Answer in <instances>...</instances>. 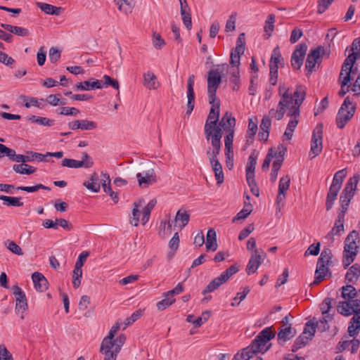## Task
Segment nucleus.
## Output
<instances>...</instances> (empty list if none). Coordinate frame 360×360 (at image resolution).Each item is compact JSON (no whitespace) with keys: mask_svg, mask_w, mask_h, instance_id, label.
Returning a JSON list of instances; mask_svg holds the SVG:
<instances>
[{"mask_svg":"<svg viewBox=\"0 0 360 360\" xmlns=\"http://www.w3.org/2000/svg\"><path fill=\"white\" fill-rule=\"evenodd\" d=\"M307 93V88L303 85H297L293 94L290 93L289 88L283 84H280L278 87V95L281 99L278 103L277 108H271L269 110V116L276 120H281L285 112L290 120L287 127L295 131L299 122L300 115V108L304 101Z\"/></svg>","mask_w":360,"mask_h":360,"instance_id":"1","label":"nucleus"},{"mask_svg":"<svg viewBox=\"0 0 360 360\" xmlns=\"http://www.w3.org/2000/svg\"><path fill=\"white\" fill-rule=\"evenodd\" d=\"M322 316L317 319L313 317L304 325L303 333L313 338L316 329L323 333L329 330L330 323L334 322L338 311L336 301L330 297H326L320 304Z\"/></svg>","mask_w":360,"mask_h":360,"instance_id":"2","label":"nucleus"},{"mask_svg":"<svg viewBox=\"0 0 360 360\" xmlns=\"http://www.w3.org/2000/svg\"><path fill=\"white\" fill-rule=\"evenodd\" d=\"M205 124L204 131L207 141L210 143L221 142L223 131L217 123L219 117V102L213 103Z\"/></svg>","mask_w":360,"mask_h":360,"instance_id":"3","label":"nucleus"},{"mask_svg":"<svg viewBox=\"0 0 360 360\" xmlns=\"http://www.w3.org/2000/svg\"><path fill=\"white\" fill-rule=\"evenodd\" d=\"M359 55L358 53H350L345 60L340 75L342 77L341 82V90L339 94L344 96L349 91L351 86V81L354 79V75L357 73V68H354V64Z\"/></svg>","mask_w":360,"mask_h":360,"instance_id":"4","label":"nucleus"},{"mask_svg":"<svg viewBox=\"0 0 360 360\" xmlns=\"http://www.w3.org/2000/svg\"><path fill=\"white\" fill-rule=\"evenodd\" d=\"M360 245L359 233L354 230L351 231L345 240L342 253V265L345 269L348 267L355 259Z\"/></svg>","mask_w":360,"mask_h":360,"instance_id":"5","label":"nucleus"},{"mask_svg":"<svg viewBox=\"0 0 360 360\" xmlns=\"http://www.w3.org/2000/svg\"><path fill=\"white\" fill-rule=\"evenodd\" d=\"M125 341L126 336L124 334H120L115 339L105 337L101 345L100 352L104 356L117 359V354Z\"/></svg>","mask_w":360,"mask_h":360,"instance_id":"6","label":"nucleus"},{"mask_svg":"<svg viewBox=\"0 0 360 360\" xmlns=\"http://www.w3.org/2000/svg\"><path fill=\"white\" fill-rule=\"evenodd\" d=\"M221 142L211 143V146L208 147L206 154L209 158L212 168L214 172V176L217 184L224 182V173L222 166L218 160V155L220 154Z\"/></svg>","mask_w":360,"mask_h":360,"instance_id":"7","label":"nucleus"},{"mask_svg":"<svg viewBox=\"0 0 360 360\" xmlns=\"http://www.w3.org/2000/svg\"><path fill=\"white\" fill-rule=\"evenodd\" d=\"M225 65H217V68L210 70L207 73V94L209 102L212 104L217 99V90L221 82V72Z\"/></svg>","mask_w":360,"mask_h":360,"instance_id":"8","label":"nucleus"},{"mask_svg":"<svg viewBox=\"0 0 360 360\" xmlns=\"http://www.w3.org/2000/svg\"><path fill=\"white\" fill-rule=\"evenodd\" d=\"M359 178L360 176L359 174H354L351 177L341 194L340 200L342 202V212L343 213L348 209L349 202L354 195Z\"/></svg>","mask_w":360,"mask_h":360,"instance_id":"9","label":"nucleus"},{"mask_svg":"<svg viewBox=\"0 0 360 360\" xmlns=\"http://www.w3.org/2000/svg\"><path fill=\"white\" fill-rule=\"evenodd\" d=\"M275 337V333L270 327L262 330L256 338L252 341V347H255L259 352L265 353L269 347L265 345Z\"/></svg>","mask_w":360,"mask_h":360,"instance_id":"10","label":"nucleus"},{"mask_svg":"<svg viewBox=\"0 0 360 360\" xmlns=\"http://www.w3.org/2000/svg\"><path fill=\"white\" fill-rule=\"evenodd\" d=\"M325 53L326 50L322 46H319L310 50L305 63V68L307 71V75H311L313 72L319 68V65L316 67V64L319 65L321 63V57L324 55Z\"/></svg>","mask_w":360,"mask_h":360,"instance_id":"11","label":"nucleus"},{"mask_svg":"<svg viewBox=\"0 0 360 360\" xmlns=\"http://www.w3.org/2000/svg\"><path fill=\"white\" fill-rule=\"evenodd\" d=\"M238 271V268L236 265H231L225 271L222 272L219 276L211 281L202 291V294H206L217 289L221 285L226 283L229 278Z\"/></svg>","mask_w":360,"mask_h":360,"instance_id":"12","label":"nucleus"},{"mask_svg":"<svg viewBox=\"0 0 360 360\" xmlns=\"http://www.w3.org/2000/svg\"><path fill=\"white\" fill-rule=\"evenodd\" d=\"M356 106L349 97H347L339 109V128H343L354 116Z\"/></svg>","mask_w":360,"mask_h":360,"instance_id":"13","label":"nucleus"},{"mask_svg":"<svg viewBox=\"0 0 360 360\" xmlns=\"http://www.w3.org/2000/svg\"><path fill=\"white\" fill-rule=\"evenodd\" d=\"M323 124H318L314 129L309 156L311 159L320 154L322 150Z\"/></svg>","mask_w":360,"mask_h":360,"instance_id":"14","label":"nucleus"},{"mask_svg":"<svg viewBox=\"0 0 360 360\" xmlns=\"http://www.w3.org/2000/svg\"><path fill=\"white\" fill-rule=\"evenodd\" d=\"M266 257V253L262 249L252 251L245 269L247 274H255Z\"/></svg>","mask_w":360,"mask_h":360,"instance_id":"15","label":"nucleus"},{"mask_svg":"<svg viewBox=\"0 0 360 360\" xmlns=\"http://www.w3.org/2000/svg\"><path fill=\"white\" fill-rule=\"evenodd\" d=\"M13 293L15 297V311L16 314L20 315V319H24V313L28 308L27 301L25 292L18 285H14L12 288Z\"/></svg>","mask_w":360,"mask_h":360,"instance_id":"16","label":"nucleus"},{"mask_svg":"<svg viewBox=\"0 0 360 360\" xmlns=\"http://www.w3.org/2000/svg\"><path fill=\"white\" fill-rule=\"evenodd\" d=\"M339 313L343 316H349L360 315V300H343L339 302Z\"/></svg>","mask_w":360,"mask_h":360,"instance_id":"17","label":"nucleus"},{"mask_svg":"<svg viewBox=\"0 0 360 360\" xmlns=\"http://www.w3.org/2000/svg\"><path fill=\"white\" fill-rule=\"evenodd\" d=\"M183 290V285L181 283H179L174 289L163 293L164 299L157 302V309L159 311H162L173 304L176 301L174 297V295L180 294Z\"/></svg>","mask_w":360,"mask_h":360,"instance_id":"18","label":"nucleus"},{"mask_svg":"<svg viewBox=\"0 0 360 360\" xmlns=\"http://www.w3.org/2000/svg\"><path fill=\"white\" fill-rule=\"evenodd\" d=\"M94 165L91 158L86 152L82 153V160L65 158L61 162V166L68 168H89Z\"/></svg>","mask_w":360,"mask_h":360,"instance_id":"19","label":"nucleus"},{"mask_svg":"<svg viewBox=\"0 0 360 360\" xmlns=\"http://www.w3.org/2000/svg\"><path fill=\"white\" fill-rule=\"evenodd\" d=\"M308 46L306 43L299 44L294 50L291 56V65L295 70L302 67Z\"/></svg>","mask_w":360,"mask_h":360,"instance_id":"20","label":"nucleus"},{"mask_svg":"<svg viewBox=\"0 0 360 360\" xmlns=\"http://www.w3.org/2000/svg\"><path fill=\"white\" fill-rule=\"evenodd\" d=\"M290 180V176L288 174H286L280 179L278 195L276 197V205L279 210L281 207L283 206V201L286 198V192L289 189Z\"/></svg>","mask_w":360,"mask_h":360,"instance_id":"21","label":"nucleus"},{"mask_svg":"<svg viewBox=\"0 0 360 360\" xmlns=\"http://www.w3.org/2000/svg\"><path fill=\"white\" fill-rule=\"evenodd\" d=\"M136 179L139 186L142 188H147L148 186L154 184L157 182L158 179L154 169H150L144 171L142 173L136 174Z\"/></svg>","mask_w":360,"mask_h":360,"instance_id":"22","label":"nucleus"},{"mask_svg":"<svg viewBox=\"0 0 360 360\" xmlns=\"http://www.w3.org/2000/svg\"><path fill=\"white\" fill-rule=\"evenodd\" d=\"M339 352L345 349H349V346H351V352L354 354L357 352L359 347L360 341L356 339L354 337H349L345 334L342 338V340L339 342Z\"/></svg>","mask_w":360,"mask_h":360,"instance_id":"23","label":"nucleus"},{"mask_svg":"<svg viewBox=\"0 0 360 360\" xmlns=\"http://www.w3.org/2000/svg\"><path fill=\"white\" fill-rule=\"evenodd\" d=\"M195 81V76L191 75L187 81V112L186 114L190 115L194 108L195 94L193 90V85Z\"/></svg>","mask_w":360,"mask_h":360,"instance_id":"24","label":"nucleus"},{"mask_svg":"<svg viewBox=\"0 0 360 360\" xmlns=\"http://www.w3.org/2000/svg\"><path fill=\"white\" fill-rule=\"evenodd\" d=\"M338 195V172L334 174L333 183L330 187L329 192L327 195L326 210H329L334 205L335 200Z\"/></svg>","mask_w":360,"mask_h":360,"instance_id":"25","label":"nucleus"},{"mask_svg":"<svg viewBox=\"0 0 360 360\" xmlns=\"http://www.w3.org/2000/svg\"><path fill=\"white\" fill-rule=\"evenodd\" d=\"M32 279L34 288L39 292H44L48 289V281L44 276L39 272H34L32 275Z\"/></svg>","mask_w":360,"mask_h":360,"instance_id":"26","label":"nucleus"},{"mask_svg":"<svg viewBox=\"0 0 360 360\" xmlns=\"http://www.w3.org/2000/svg\"><path fill=\"white\" fill-rule=\"evenodd\" d=\"M360 276V265L358 264H353L347 271L345 278L346 284L354 285L358 281Z\"/></svg>","mask_w":360,"mask_h":360,"instance_id":"27","label":"nucleus"},{"mask_svg":"<svg viewBox=\"0 0 360 360\" xmlns=\"http://www.w3.org/2000/svg\"><path fill=\"white\" fill-rule=\"evenodd\" d=\"M205 247L207 251L214 252L218 248L217 233L214 229H209L206 235Z\"/></svg>","mask_w":360,"mask_h":360,"instance_id":"28","label":"nucleus"},{"mask_svg":"<svg viewBox=\"0 0 360 360\" xmlns=\"http://www.w3.org/2000/svg\"><path fill=\"white\" fill-rule=\"evenodd\" d=\"M236 119L232 116L231 113L226 112L219 122L218 127H220L225 131L235 130Z\"/></svg>","mask_w":360,"mask_h":360,"instance_id":"29","label":"nucleus"},{"mask_svg":"<svg viewBox=\"0 0 360 360\" xmlns=\"http://www.w3.org/2000/svg\"><path fill=\"white\" fill-rule=\"evenodd\" d=\"M257 353H259V352L255 347H252L250 344L247 347L237 352L234 355L233 360H249Z\"/></svg>","mask_w":360,"mask_h":360,"instance_id":"30","label":"nucleus"},{"mask_svg":"<svg viewBox=\"0 0 360 360\" xmlns=\"http://www.w3.org/2000/svg\"><path fill=\"white\" fill-rule=\"evenodd\" d=\"M329 264L317 262L314 284H318L326 277L327 274L329 272Z\"/></svg>","mask_w":360,"mask_h":360,"instance_id":"31","label":"nucleus"},{"mask_svg":"<svg viewBox=\"0 0 360 360\" xmlns=\"http://www.w3.org/2000/svg\"><path fill=\"white\" fill-rule=\"evenodd\" d=\"M143 85L150 90L157 89L158 88L159 83L157 81V77L153 72L148 71L143 74Z\"/></svg>","mask_w":360,"mask_h":360,"instance_id":"32","label":"nucleus"},{"mask_svg":"<svg viewBox=\"0 0 360 360\" xmlns=\"http://www.w3.org/2000/svg\"><path fill=\"white\" fill-rule=\"evenodd\" d=\"M101 182V179L100 180L98 174L94 172L91 175L89 180L84 181L83 184L88 190L97 193L100 191Z\"/></svg>","mask_w":360,"mask_h":360,"instance_id":"33","label":"nucleus"},{"mask_svg":"<svg viewBox=\"0 0 360 360\" xmlns=\"http://www.w3.org/2000/svg\"><path fill=\"white\" fill-rule=\"evenodd\" d=\"M103 87L102 80H95L93 82L84 81L76 84L77 90L89 91L95 89H102Z\"/></svg>","mask_w":360,"mask_h":360,"instance_id":"34","label":"nucleus"},{"mask_svg":"<svg viewBox=\"0 0 360 360\" xmlns=\"http://www.w3.org/2000/svg\"><path fill=\"white\" fill-rule=\"evenodd\" d=\"M37 5L43 12L49 15H60L64 11L62 7H57L46 3L38 2Z\"/></svg>","mask_w":360,"mask_h":360,"instance_id":"35","label":"nucleus"},{"mask_svg":"<svg viewBox=\"0 0 360 360\" xmlns=\"http://www.w3.org/2000/svg\"><path fill=\"white\" fill-rule=\"evenodd\" d=\"M341 290V297L344 300H356L357 291L351 284H346L340 289Z\"/></svg>","mask_w":360,"mask_h":360,"instance_id":"36","label":"nucleus"},{"mask_svg":"<svg viewBox=\"0 0 360 360\" xmlns=\"http://www.w3.org/2000/svg\"><path fill=\"white\" fill-rule=\"evenodd\" d=\"M120 11L127 15L131 13L134 6V0H114Z\"/></svg>","mask_w":360,"mask_h":360,"instance_id":"37","label":"nucleus"},{"mask_svg":"<svg viewBox=\"0 0 360 360\" xmlns=\"http://www.w3.org/2000/svg\"><path fill=\"white\" fill-rule=\"evenodd\" d=\"M258 129L257 119L256 117L248 119V127L246 134L247 141H252Z\"/></svg>","mask_w":360,"mask_h":360,"instance_id":"38","label":"nucleus"},{"mask_svg":"<svg viewBox=\"0 0 360 360\" xmlns=\"http://www.w3.org/2000/svg\"><path fill=\"white\" fill-rule=\"evenodd\" d=\"M295 335V329L292 328L290 326H287L280 329L278 333V338L283 342H286L292 338Z\"/></svg>","mask_w":360,"mask_h":360,"instance_id":"39","label":"nucleus"},{"mask_svg":"<svg viewBox=\"0 0 360 360\" xmlns=\"http://www.w3.org/2000/svg\"><path fill=\"white\" fill-rule=\"evenodd\" d=\"M360 328V315L359 316H354L350 322L347 329V335L349 337L355 338L359 333V330Z\"/></svg>","mask_w":360,"mask_h":360,"instance_id":"40","label":"nucleus"},{"mask_svg":"<svg viewBox=\"0 0 360 360\" xmlns=\"http://www.w3.org/2000/svg\"><path fill=\"white\" fill-rule=\"evenodd\" d=\"M143 202V200H139L138 202H134L133 204L134 208L132 210V217L130 219V223L134 226H137L139 224L141 216L139 207L142 206Z\"/></svg>","mask_w":360,"mask_h":360,"instance_id":"41","label":"nucleus"},{"mask_svg":"<svg viewBox=\"0 0 360 360\" xmlns=\"http://www.w3.org/2000/svg\"><path fill=\"white\" fill-rule=\"evenodd\" d=\"M311 340H312L311 337L308 336L302 332V333L296 338L292 347V351L295 352L299 349L304 347Z\"/></svg>","mask_w":360,"mask_h":360,"instance_id":"42","label":"nucleus"},{"mask_svg":"<svg viewBox=\"0 0 360 360\" xmlns=\"http://www.w3.org/2000/svg\"><path fill=\"white\" fill-rule=\"evenodd\" d=\"M157 203L155 199L151 200L143 209L142 224L145 225L149 220L150 212Z\"/></svg>","mask_w":360,"mask_h":360,"instance_id":"43","label":"nucleus"},{"mask_svg":"<svg viewBox=\"0 0 360 360\" xmlns=\"http://www.w3.org/2000/svg\"><path fill=\"white\" fill-rule=\"evenodd\" d=\"M13 169L21 174H32L36 171V168L27 164L14 165Z\"/></svg>","mask_w":360,"mask_h":360,"instance_id":"44","label":"nucleus"},{"mask_svg":"<svg viewBox=\"0 0 360 360\" xmlns=\"http://www.w3.org/2000/svg\"><path fill=\"white\" fill-rule=\"evenodd\" d=\"M0 200L4 201V204L7 206L20 207L23 205L20 198L11 197L7 195H0Z\"/></svg>","mask_w":360,"mask_h":360,"instance_id":"45","label":"nucleus"},{"mask_svg":"<svg viewBox=\"0 0 360 360\" xmlns=\"http://www.w3.org/2000/svg\"><path fill=\"white\" fill-rule=\"evenodd\" d=\"M257 156L255 153H252L249 158L246 166V176H255V170L257 165Z\"/></svg>","mask_w":360,"mask_h":360,"instance_id":"46","label":"nucleus"},{"mask_svg":"<svg viewBox=\"0 0 360 360\" xmlns=\"http://www.w3.org/2000/svg\"><path fill=\"white\" fill-rule=\"evenodd\" d=\"M332 257H333V254H332L331 250L329 248L325 247L321 253V255L318 259V262H319L320 263H323L326 264L331 265Z\"/></svg>","mask_w":360,"mask_h":360,"instance_id":"47","label":"nucleus"},{"mask_svg":"<svg viewBox=\"0 0 360 360\" xmlns=\"http://www.w3.org/2000/svg\"><path fill=\"white\" fill-rule=\"evenodd\" d=\"M190 214L186 211H182L181 210L177 211L175 217V222H181V229H183L188 224Z\"/></svg>","mask_w":360,"mask_h":360,"instance_id":"48","label":"nucleus"},{"mask_svg":"<svg viewBox=\"0 0 360 360\" xmlns=\"http://www.w3.org/2000/svg\"><path fill=\"white\" fill-rule=\"evenodd\" d=\"M274 22L275 15L274 14L269 15L267 19L265 21V25L264 27V32L267 34L266 38H269L271 36L274 29Z\"/></svg>","mask_w":360,"mask_h":360,"instance_id":"49","label":"nucleus"},{"mask_svg":"<svg viewBox=\"0 0 360 360\" xmlns=\"http://www.w3.org/2000/svg\"><path fill=\"white\" fill-rule=\"evenodd\" d=\"M239 68H233V70L230 72L231 77L230 81L233 84V90L238 91L240 87V75H239Z\"/></svg>","mask_w":360,"mask_h":360,"instance_id":"50","label":"nucleus"},{"mask_svg":"<svg viewBox=\"0 0 360 360\" xmlns=\"http://www.w3.org/2000/svg\"><path fill=\"white\" fill-rule=\"evenodd\" d=\"M82 276V268L75 266L72 272V284L75 288H77L81 285V278Z\"/></svg>","mask_w":360,"mask_h":360,"instance_id":"51","label":"nucleus"},{"mask_svg":"<svg viewBox=\"0 0 360 360\" xmlns=\"http://www.w3.org/2000/svg\"><path fill=\"white\" fill-rule=\"evenodd\" d=\"M30 120L32 122H35L37 124H39L42 126H48L51 127L54 124V120H51L46 117H37L35 115H33L30 117Z\"/></svg>","mask_w":360,"mask_h":360,"instance_id":"52","label":"nucleus"},{"mask_svg":"<svg viewBox=\"0 0 360 360\" xmlns=\"http://www.w3.org/2000/svg\"><path fill=\"white\" fill-rule=\"evenodd\" d=\"M283 60V59L280 53L279 47L276 46L273 50L270 60V65H276L278 67V64L281 63Z\"/></svg>","mask_w":360,"mask_h":360,"instance_id":"53","label":"nucleus"},{"mask_svg":"<svg viewBox=\"0 0 360 360\" xmlns=\"http://www.w3.org/2000/svg\"><path fill=\"white\" fill-rule=\"evenodd\" d=\"M101 185L103 189V191L108 195L112 192L111 186H110V176L106 173H102L101 174Z\"/></svg>","mask_w":360,"mask_h":360,"instance_id":"54","label":"nucleus"},{"mask_svg":"<svg viewBox=\"0 0 360 360\" xmlns=\"http://www.w3.org/2000/svg\"><path fill=\"white\" fill-rule=\"evenodd\" d=\"M276 154L277 151L275 150L274 148H271L269 150L268 153L266 155V158L262 166L263 170H267L269 169L272 159L274 158V157H276Z\"/></svg>","mask_w":360,"mask_h":360,"instance_id":"55","label":"nucleus"},{"mask_svg":"<svg viewBox=\"0 0 360 360\" xmlns=\"http://www.w3.org/2000/svg\"><path fill=\"white\" fill-rule=\"evenodd\" d=\"M250 289L246 287L244 288L243 292H238L236 296L233 299V302H231V305L232 307L239 305L240 302L245 299L247 295L249 293Z\"/></svg>","mask_w":360,"mask_h":360,"instance_id":"56","label":"nucleus"},{"mask_svg":"<svg viewBox=\"0 0 360 360\" xmlns=\"http://www.w3.org/2000/svg\"><path fill=\"white\" fill-rule=\"evenodd\" d=\"M57 112L60 115H72L77 116L79 112V110L76 108H68V107H62L57 110Z\"/></svg>","mask_w":360,"mask_h":360,"instance_id":"57","label":"nucleus"},{"mask_svg":"<svg viewBox=\"0 0 360 360\" xmlns=\"http://www.w3.org/2000/svg\"><path fill=\"white\" fill-rule=\"evenodd\" d=\"M226 135L224 137V145H225V150H233V138H234V132L235 130H231L226 131Z\"/></svg>","mask_w":360,"mask_h":360,"instance_id":"58","label":"nucleus"},{"mask_svg":"<svg viewBox=\"0 0 360 360\" xmlns=\"http://www.w3.org/2000/svg\"><path fill=\"white\" fill-rule=\"evenodd\" d=\"M6 248L13 253L18 255H22L23 252L21 248L13 241L7 240L5 242Z\"/></svg>","mask_w":360,"mask_h":360,"instance_id":"59","label":"nucleus"},{"mask_svg":"<svg viewBox=\"0 0 360 360\" xmlns=\"http://www.w3.org/2000/svg\"><path fill=\"white\" fill-rule=\"evenodd\" d=\"M143 315V310L141 309H138L136 311H135L131 315V316H129V318L126 319L125 321H124V325H125V327L124 328V329L132 324L133 323H134L136 320H138L141 316Z\"/></svg>","mask_w":360,"mask_h":360,"instance_id":"60","label":"nucleus"},{"mask_svg":"<svg viewBox=\"0 0 360 360\" xmlns=\"http://www.w3.org/2000/svg\"><path fill=\"white\" fill-rule=\"evenodd\" d=\"M247 182L250 187V191L255 196H259V191L255 180V176H246Z\"/></svg>","mask_w":360,"mask_h":360,"instance_id":"61","label":"nucleus"},{"mask_svg":"<svg viewBox=\"0 0 360 360\" xmlns=\"http://www.w3.org/2000/svg\"><path fill=\"white\" fill-rule=\"evenodd\" d=\"M320 243H313L307 248V250L304 252V256L307 257L309 255H318L320 252Z\"/></svg>","mask_w":360,"mask_h":360,"instance_id":"62","label":"nucleus"},{"mask_svg":"<svg viewBox=\"0 0 360 360\" xmlns=\"http://www.w3.org/2000/svg\"><path fill=\"white\" fill-rule=\"evenodd\" d=\"M153 44L155 49H160L165 45V42L160 34L154 32L153 34Z\"/></svg>","mask_w":360,"mask_h":360,"instance_id":"63","label":"nucleus"},{"mask_svg":"<svg viewBox=\"0 0 360 360\" xmlns=\"http://www.w3.org/2000/svg\"><path fill=\"white\" fill-rule=\"evenodd\" d=\"M348 51V56L350 53H358L359 55V57H358L357 60L360 58V38H357L354 40L351 49L349 50V48L347 47L346 49V52Z\"/></svg>","mask_w":360,"mask_h":360,"instance_id":"64","label":"nucleus"}]
</instances>
